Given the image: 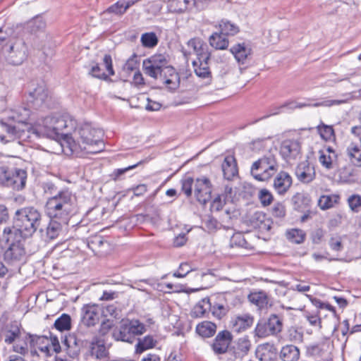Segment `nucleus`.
Masks as SVG:
<instances>
[{
	"label": "nucleus",
	"mask_w": 361,
	"mask_h": 361,
	"mask_svg": "<svg viewBox=\"0 0 361 361\" xmlns=\"http://www.w3.org/2000/svg\"><path fill=\"white\" fill-rule=\"evenodd\" d=\"M300 152V145L298 140H284L281 146L280 153L282 157L287 159H295Z\"/></svg>",
	"instance_id": "412c9836"
},
{
	"label": "nucleus",
	"mask_w": 361,
	"mask_h": 361,
	"mask_svg": "<svg viewBox=\"0 0 361 361\" xmlns=\"http://www.w3.org/2000/svg\"><path fill=\"white\" fill-rule=\"evenodd\" d=\"M141 42L145 47L152 48L158 44V38L154 32H146L141 36Z\"/></svg>",
	"instance_id": "c03bdc74"
},
{
	"label": "nucleus",
	"mask_w": 361,
	"mask_h": 361,
	"mask_svg": "<svg viewBox=\"0 0 361 361\" xmlns=\"http://www.w3.org/2000/svg\"><path fill=\"white\" fill-rule=\"evenodd\" d=\"M13 350L21 355H25L28 352L27 343L25 341L18 340L13 345Z\"/></svg>",
	"instance_id": "4d7b16f0"
},
{
	"label": "nucleus",
	"mask_w": 361,
	"mask_h": 361,
	"mask_svg": "<svg viewBox=\"0 0 361 361\" xmlns=\"http://www.w3.org/2000/svg\"><path fill=\"white\" fill-rule=\"evenodd\" d=\"M145 326L138 320L122 319L118 328L113 331V337L116 341L133 343L135 336L145 333Z\"/></svg>",
	"instance_id": "423d86ee"
},
{
	"label": "nucleus",
	"mask_w": 361,
	"mask_h": 361,
	"mask_svg": "<svg viewBox=\"0 0 361 361\" xmlns=\"http://www.w3.org/2000/svg\"><path fill=\"white\" fill-rule=\"evenodd\" d=\"M344 100L332 99L325 100L321 102L317 103H307V102H297V109H302L304 107H319V106H331L333 105H339L344 103Z\"/></svg>",
	"instance_id": "58836bf2"
},
{
	"label": "nucleus",
	"mask_w": 361,
	"mask_h": 361,
	"mask_svg": "<svg viewBox=\"0 0 361 361\" xmlns=\"http://www.w3.org/2000/svg\"><path fill=\"white\" fill-rule=\"evenodd\" d=\"M212 308V304L209 298H202L199 301L190 311V315L192 318H201L205 316L208 310Z\"/></svg>",
	"instance_id": "a878e982"
},
{
	"label": "nucleus",
	"mask_w": 361,
	"mask_h": 361,
	"mask_svg": "<svg viewBox=\"0 0 361 361\" xmlns=\"http://www.w3.org/2000/svg\"><path fill=\"white\" fill-rule=\"evenodd\" d=\"M72 130V134L69 135V137L71 141L74 140L76 145H83L85 144L90 143L88 141H91V138H97V137L102 136V131L99 129L93 128L90 123H84L81 124L78 128H76Z\"/></svg>",
	"instance_id": "f8f14e48"
},
{
	"label": "nucleus",
	"mask_w": 361,
	"mask_h": 361,
	"mask_svg": "<svg viewBox=\"0 0 361 361\" xmlns=\"http://www.w3.org/2000/svg\"><path fill=\"white\" fill-rule=\"evenodd\" d=\"M206 46L203 41L200 38H193L188 42V47L192 49L200 58H203L204 56V47Z\"/></svg>",
	"instance_id": "79ce46f5"
},
{
	"label": "nucleus",
	"mask_w": 361,
	"mask_h": 361,
	"mask_svg": "<svg viewBox=\"0 0 361 361\" xmlns=\"http://www.w3.org/2000/svg\"><path fill=\"white\" fill-rule=\"evenodd\" d=\"M219 27L221 34L226 36L234 35L238 32V27L235 24L227 20H221Z\"/></svg>",
	"instance_id": "a18cd8bd"
},
{
	"label": "nucleus",
	"mask_w": 361,
	"mask_h": 361,
	"mask_svg": "<svg viewBox=\"0 0 361 361\" xmlns=\"http://www.w3.org/2000/svg\"><path fill=\"white\" fill-rule=\"evenodd\" d=\"M195 181L192 178H187L181 181V190L187 197H190L194 190Z\"/></svg>",
	"instance_id": "864d4df0"
},
{
	"label": "nucleus",
	"mask_w": 361,
	"mask_h": 361,
	"mask_svg": "<svg viewBox=\"0 0 361 361\" xmlns=\"http://www.w3.org/2000/svg\"><path fill=\"white\" fill-rule=\"evenodd\" d=\"M26 259V250L20 240H11L4 251V259L8 264L23 262Z\"/></svg>",
	"instance_id": "ddd939ff"
},
{
	"label": "nucleus",
	"mask_w": 361,
	"mask_h": 361,
	"mask_svg": "<svg viewBox=\"0 0 361 361\" xmlns=\"http://www.w3.org/2000/svg\"><path fill=\"white\" fill-rule=\"evenodd\" d=\"M305 233L302 230L298 228H292L286 232V238L289 241L296 244L303 243L305 239Z\"/></svg>",
	"instance_id": "4c0bfd02"
},
{
	"label": "nucleus",
	"mask_w": 361,
	"mask_h": 361,
	"mask_svg": "<svg viewBox=\"0 0 361 361\" xmlns=\"http://www.w3.org/2000/svg\"><path fill=\"white\" fill-rule=\"evenodd\" d=\"M340 196L338 195L333 194L331 195H322L318 201L319 207L324 210L333 207L338 202Z\"/></svg>",
	"instance_id": "c9c22d12"
},
{
	"label": "nucleus",
	"mask_w": 361,
	"mask_h": 361,
	"mask_svg": "<svg viewBox=\"0 0 361 361\" xmlns=\"http://www.w3.org/2000/svg\"><path fill=\"white\" fill-rule=\"evenodd\" d=\"M27 172L21 169L0 167V185L21 190L25 187Z\"/></svg>",
	"instance_id": "6e6552de"
},
{
	"label": "nucleus",
	"mask_w": 361,
	"mask_h": 361,
	"mask_svg": "<svg viewBox=\"0 0 361 361\" xmlns=\"http://www.w3.org/2000/svg\"><path fill=\"white\" fill-rule=\"evenodd\" d=\"M127 10L128 8L124 0H119L114 4L109 6L106 12L114 13L117 16H122L126 13Z\"/></svg>",
	"instance_id": "09e8293b"
},
{
	"label": "nucleus",
	"mask_w": 361,
	"mask_h": 361,
	"mask_svg": "<svg viewBox=\"0 0 361 361\" xmlns=\"http://www.w3.org/2000/svg\"><path fill=\"white\" fill-rule=\"evenodd\" d=\"M226 200H222L220 195L217 196L212 202L211 210L212 212H219L222 209L225 204Z\"/></svg>",
	"instance_id": "69168bd1"
},
{
	"label": "nucleus",
	"mask_w": 361,
	"mask_h": 361,
	"mask_svg": "<svg viewBox=\"0 0 361 361\" xmlns=\"http://www.w3.org/2000/svg\"><path fill=\"white\" fill-rule=\"evenodd\" d=\"M42 213L34 207H25L16 211L13 224V228L23 237H31L38 229L42 231Z\"/></svg>",
	"instance_id": "20e7f679"
},
{
	"label": "nucleus",
	"mask_w": 361,
	"mask_h": 361,
	"mask_svg": "<svg viewBox=\"0 0 361 361\" xmlns=\"http://www.w3.org/2000/svg\"><path fill=\"white\" fill-rule=\"evenodd\" d=\"M68 223H62L61 221L55 219H50V222L46 228V235L49 240L56 238L61 232L63 226L68 225Z\"/></svg>",
	"instance_id": "bb28decb"
},
{
	"label": "nucleus",
	"mask_w": 361,
	"mask_h": 361,
	"mask_svg": "<svg viewBox=\"0 0 361 361\" xmlns=\"http://www.w3.org/2000/svg\"><path fill=\"white\" fill-rule=\"evenodd\" d=\"M329 246L334 251H341L343 249L341 238L339 236L331 237L329 240Z\"/></svg>",
	"instance_id": "0e129e2a"
},
{
	"label": "nucleus",
	"mask_w": 361,
	"mask_h": 361,
	"mask_svg": "<svg viewBox=\"0 0 361 361\" xmlns=\"http://www.w3.org/2000/svg\"><path fill=\"white\" fill-rule=\"evenodd\" d=\"M89 73L94 78L104 80L108 78V75L104 72L102 71V69L97 63L91 68Z\"/></svg>",
	"instance_id": "13d9d810"
},
{
	"label": "nucleus",
	"mask_w": 361,
	"mask_h": 361,
	"mask_svg": "<svg viewBox=\"0 0 361 361\" xmlns=\"http://www.w3.org/2000/svg\"><path fill=\"white\" fill-rule=\"evenodd\" d=\"M30 346L39 349L46 355H49L50 341L47 336L30 335Z\"/></svg>",
	"instance_id": "393cba45"
},
{
	"label": "nucleus",
	"mask_w": 361,
	"mask_h": 361,
	"mask_svg": "<svg viewBox=\"0 0 361 361\" xmlns=\"http://www.w3.org/2000/svg\"><path fill=\"white\" fill-rule=\"evenodd\" d=\"M232 336L228 331H220L215 337L212 348L215 354L221 355L225 353L231 342Z\"/></svg>",
	"instance_id": "a211bd4d"
},
{
	"label": "nucleus",
	"mask_w": 361,
	"mask_h": 361,
	"mask_svg": "<svg viewBox=\"0 0 361 361\" xmlns=\"http://www.w3.org/2000/svg\"><path fill=\"white\" fill-rule=\"evenodd\" d=\"M209 44L216 49H225L228 47V41L226 36L220 33L215 32L209 37Z\"/></svg>",
	"instance_id": "72a5a7b5"
},
{
	"label": "nucleus",
	"mask_w": 361,
	"mask_h": 361,
	"mask_svg": "<svg viewBox=\"0 0 361 361\" xmlns=\"http://www.w3.org/2000/svg\"><path fill=\"white\" fill-rule=\"evenodd\" d=\"M30 114L31 110L30 107L25 106H18L12 109L8 116V118L23 124V128L16 126L5 125L6 131L14 138H23L25 128H28L26 123L30 116Z\"/></svg>",
	"instance_id": "0eeeda50"
},
{
	"label": "nucleus",
	"mask_w": 361,
	"mask_h": 361,
	"mask_svg": "<svg viewBox=\"0 0 361 361\" xmlns=\"http://www.w3.org/2000/svg\"><path fill=\"white\" fill-rule=\"evenodd\" d=\"M348 202L351 210L357 212L361 207V197L358 195H353L348 197Z\"/></svg>",
	"instance_id": "6e6d98bb"
},
{
	"label": "nucleus",
	"mask_w": 361,
	"mask_h": 361,
	"mask_svg": "<svg viewBox=\"0 0 361 361\" xmlns=\"http://www.w3.org/2000/svg\"><path fill=\"white\" fill-rule=\"evenodd\" d=\"M221 169L224 178L228 180L238 176V171L237 164L235 158L232 156L225 157L221 165Z\"/></svg>",
	"instance_id": "b1692460"
},
{
	"label": "nucleus",
	"mask_w": 361,
	"mask_h": 361,
	"mask_svg": "<svg viewBox=\"0 0 361 361\" xmlns=\"http://www.w3.org/2000/svg\"><path fill=\"white\" fill-rule=\"evenodd\" d=\"M138 66V61L136 54H133L128 61L126 62L123 68L127 71H133L135 70Z\"/></svg>",
	"instance_id": "680f3d73"
},
{
	"label": "nucleus",
	"mask_w": 361,
	"mask_h": 361,
	"mask_svg": "<svg viewBox=\"0 0 361 361\" xmlns=\"http://www.w3.org/2000/svg\"><path fill=\"white\" fill-rule=\"evenodd\" d=\"M209 59V56L207 55L203 58H199V63L197 61L192 62L196 75L201 79L205 80L206 84H210L212 78L207 63Z\"/></svg>",
	"instance_id": "aec40b11"
},
{
	"label": "nucleus",
	"mask_w": 361,
	"mask_h": 361,
	"mask_svg": "<svg viewBox=\"0 0 361 361\" xmlns=\"http://www.w3.org/2000/svg\"><path fill=\"white\" fill-rule=\"evenodd\" d=\"M347 155L352 164L361 166V144L350 143L346 149Z\"/></svg>",
	"instance_id": "7c9ffc66"
},
{
	"label": "nucleus",
	"mask_w": 361,
	"mask_h": 361,
	"mask_svg": "<svg viewBox=\"0 0 361 361\" xmlns=\"http://www.w3.org/2000/svg\"><path fill=\"white\" fill-rule=\"evenodd\" d=\"M45 27V23L42 18L36 17L27 23V29L31 32L35 33L42 30Z\"/></svg>",
	"instance_id": "8fccbe9b"
},
{
	"label": "nucleus",
	"mask_w": 361,
	"mask_h": 361,
	"mask_svg": "<svg viewBox=\"0 0 361 361\" xmlns=\"http://www.w3.org/2000/svg\"><path fill=\"white\" fill-rule=\"evenodd\" d=\"M192 271V269L190 268V266L187 263H182L178 269L177 271L173 273V276L178 278H183L188 274H189Z\"/></svg>",
	"instance_id": "e2e57ef3"
},
{
	"label": "nucleus",
	"mask_w": 361,
	"mask_h": 361,
	"mask_svg": "<svg viewBox=\"0 0 361 361\" xmlns=\"http://www.w3.org/2000/svg\"><path fill=\"white\" fill-rule=\"evenodd\" d=\"M216 331V326L214 323L209 321H204L196 326V332L204 338H209L214 336Z\"/></svg>",
	"instance_id": "2f4dec72"
},
{
	"label": "nucleus",
	"mask_w": 361,
	"mask_h": 361,
	"mask_svg": "<svg viewBox=\"0 0 361 361\" xmlns=\"http://www.w3.org/2000/svg\"><path fill=\"white\" fill-rule=\"evenodd\" d=\"M190 0H170L168 4L170 11L182 13L188 8Z\"/></svg>",
	"instance_id": "a19ab883"
},
{
	"label": "nucleus",
	"mask_w": 361,
	"mask_h": 361,
	"mask_svg": "<svg viewBox=\"0 0 361 361\" xmlns=\"http://www.w3.org/2000/svg\"><path fill=\"white\" fill-rule=\"evenodd\" d=\"M283 328L282 319L276 314H271L267 320L262 319L257 323L255 331L260 338L276 335Z\"/></svg>",
	"instance_id": "9d476101"
},
{
	"label": "nucleus",
	"mask_w": 361,
	"mask_h": 361,
	"mask_svg": "<svg viewBox=\"0 0 361 361\" xmlns=\"http://www.w3.org/2000/svg\"><path fill=\"white\" fill-rule=\"evenodd\" d=\"M258 198L263 207H267L270 205L274 200L272 194L265 188L259 190Z\"/></svg>",
	"instance_id": "603ef678"
},
{
	"label": "nucleus",
	"mask_w": 361,
	"mask_h": 361,
	"mask_svg": "<svg viewBox=\"0 0 361 361\" xmlns=\"http://www.w3.org/2000/svg\"><path fill=\"white\" fill-rule=\"evenodd\" d=\"M75 197L67 188L61 190L56 196L48 197L45 204V211L50 219L68 223L75 208Z\"/></svg>",
	"instance_id": "7ed1b4c3"
},
{
	"label": "nucleus",
	"mask_w": 361,
	"mask_h": 361,
	"mask_svg": "<svg viewBox=\"0 0 361 361\" xmlns=\"http://www.w3.org/2000/svg\"><path fill=\"white\" fill-rule=\"evenodd\" d=\"M20 331L18 326H11L3 332L5 343L11 344L20 339Z\"/></svg>",
	"instance_id": "f704fd0d"
},
{
	"label": "nucleus",
	"mask_w": 361,
	"mask_h": 361,
	"mask_svg": "<svg viewBox=\"0 0 361 361\" xmlns=\"http://www.w3.org/2000/svg\"><path fill=\"white\" fill-rule=\"evenodd\" d=\"M76 121L68 114L49 116L37 121L31 131L38 137L62 139L68 146L69 135L75 129Z\"/></svg>",
	"instance_id": "f257e3e1"
},
{
	"label": "nucleus",
	"mask_w": 361,
	"mask_h": 361,
	"mask_svg": "<svg viewBox=\"0 0 361 361\" xmlns=\"http://www.w3.org/2000/svg\"><path fill=\"white\" fill-rule=\"evenodd\" d=\"M249 301L255 305L259 309L266 307L269 303V299L266 293L263 291L253 292L248 295Z\"/></svg>",
	"instance_id": "473e14b6"
},
{
	"label": "nucleus",
	"mask_w": 361,
	"mask_h": 361,
	"mask_svg": "<svg viewBox=\"0 0 361 361\" xmlns=\"http://www.w3.org/2000/svg\"><path fill=\"white\" fill-rule=\"evenodd\" d=\"M42 188L44 193L49 196V197L56 196L61 192V190H59L57 185L51 181L44 182L42 185Z\"/></svg>",
	"instance_id": "3c124183"
},
{
	"label": "nucleus",
	"mask_w": 361,
	"mask_h": 361,
	"mask_svg": "<svg viewBox=\"0 0 361 361\" xmlns=\"http://www.w3.org/2000/svg\"><path fill=\"white\" fill-rule=\"evenodd\" d=\"M272 214L277 218H283L286 215V208L283 204L277 202L272 207Z\"/></svg>",
	"instance_id": "bf43d9fd"
},
{
	"label": "nucleus",
	"mask_w": 361,
	"mask_h": 361,
	"mask_svg": "<svg viewBox=\"0 0 361 361\" xmlns=\"http://www.w3.org/2000/svg\"><path fill=\"white\" fill-rule=\"evenodd\" d=\"M103 63L105 66L106 70L109 75H114V71L113 69L112 59L109 54H105L103 58Z\"/></svg>",
	"instance_id": "338daca9"
},
{
	"label": "nucleus",
	"mask_w": 361,
	"mask_h": 361,
	"mask_svg": "<svg viewBox=\"0 0 361 361\" xmlns=\"http://www.w3.org/2000/svg\"><path fill=\"white\" fill-rule=\"evenodd\" d=\"M92 355H95L97 358H104L108 355L107 350L104 345H97L92 347Z\"/></svg>",
	"instance_id": "052dcab7"
},
{
	"label": "nucleus",
	"mask_w": 361,
	"mask_h": 361,
	"mask_svg": "<svg viewBox=\"0 0 361 361\" xmlns=\"http://www.w3.org/2000/svg\"><path fill=\"white\" fill-rule=\"evenodd\" d=\"M319 163L326 169L329 170L333 168V163L336 158V154H334V155L330 154L329 153L327 154L326 152L324 151H319Z\"/></svg>",
	"instance_id": "37998d69"
},
{
	"label": "nucleus",
	"mask_w": 361,
	"mask_h": 361,
	"mask_svg": "<svg viewBox=\"0 0 361 361\" xmlns=\"http://www.w3.org/2000/svg\"><path fill=\"white\" fill-rule=\"evenodd\" d=\"M3 54L8 63L20 65L27 58V47L22 39H17L8 45L3 47Z\"/></svg>",
	"instance_id": "1a4fd4ad"
},
{
	"label": "nucleus",
	"mask_w": 361,
	"mask_h": 361,
	"mask_svg": "<svg viewBox=\"0 0 361 361\" xmlns=\"http://www.w3.org/2000/svg\"><path fill=\"white\" fill-rule=\"evenodd\" d=\"M90 143L85 144L83 145H76L74 140L71 141V139L68 140V147L70 149L72 153L79 154L80 152H85L87 154H97L103 151L104 148V144L101 139V137L97 138H91V141H88Z\"/></svg>",
	"instance_id": "4468645a"
},
{
	"label": "nucleus",
	"mask_w": 361,
	"mask_h": 361,
	"mask_svg": "<svg viewBox=\"0 0 361 361\" xmlns=\"http://www.w3.org/2000/svg\"><path fill=\"white\" fill-rule=\"evenodd\" d=\"M230 51L240 65L246 64L251 55V49L246 46L245 43L235 44L231 48Z\"/></svg>",
	"instance_id": "4be33fe9"
},
{
	"label": "nucleus",
	"mask_w": 361,
	"mask_h": 361,
	"mask_svg": "<svg viewBox=\"0 0 361 361\" xmlns=\"http://www.w3.org/2000/svg\"><path fill=\"white\" fill-rule=\"evenodd\" d=\"M142 70L147 76L164 84L169 90L179 87L180 78L175 68L169 64L168 57L164 54H154L145 59Z\"/></svg>",
	"instance_id": "f03ea898"
},
{
	"label": "nucleus",
	"mask_w": 361,
	"mask_h": 361,
	"mask_svg": "<svg viewBox=\"0 0 361 361\" xmlns=\"http://www.w3.org/2000/svg\"><path fill=\"white\" fill-rule=\"evenodd\" d=\"M63 343L73 353L79 352L80 347L82 345V341L78 338L75 334H69L66 336Z\"/></svg>",
	"instance_id": "e433bc0d"
},
{
	"label": "nucleus",
	"mask_w": 361,
	"mask_h": 361,
	"mask_svg": "<svg viewBox=\"0 0 361 361\" xmlns=\"http://www.w3.org/2000/svg\"><path fill=\"white\" fill-rule=\"evenodd\" d=\"M235 191L233 190V186L230 184H227L224 187V196L226 200L233 201L235 196Z\"/></svg>",
	"instance_id": "774afa93"
},
{
	"label": "nucleus",
	"mask_w": 361,
	"mask_h": 361,
	"mask_svg": "<svg viewBox=\"0 0 361 361\" xmlns=\"http://www.w3.org/2000/svg\"><path fill=\"white\" fill-rule=\"evenodd\" d=\"M251 347V343L247 336L238 338L234 347L233 353L235 358H242L246 355Z\"/></svg>",
	"instance_id": "c85d7f7f"
},
{
	"label": "nucleus",
	"mask_w": 361,
	"mask_h": 361,
	"mask_svg": "<svg viewBox=\"0 0 361 361\" xmlns=\"http://www.w3.org/2000/svg\"><path fill=\"white\" fill-rule=\"evenodd\" d=\"M155 341L151 336H146L142 339H139L136 345V353H141L145 350L152 348L155 345Z\"/></svg>",
	"instance_id": "ea45409f"
},
{
	"label": "nucleus",
	"mask_w": 361,
	"mask_h": 361,
	"mask_svg": "<svg viewBox=\"0 0 361 361\" xmlns=\"http://www.w3.org/2000/svg\"><path fill=\"white\" fill-rule=\"evenodd\" d=\"M232 324L234 331L240 332L252 326L253 324V317L247 314L239 315L232 321Z\"/></svg>",
	"instance_id": "cd10ccee"
},
{
	"label": "nucleus",
	"mask_w": 361,
	"mask_h": 361,
	"mask_svg": "<svg viewBox=\"0 0 361 361\" xmlns=\"http://www.w3.org/2000/svg\"><path fill=\"white\" fill-rule=\"evenodd\" d=\"M49 93L43 80L32 81L29 86L27 102L35 109L39 108L48 99Z\"/></svg>",
	"instance_id": "9b49d317"
},
{
	"label": "nucleus",
	"mask_w": 361,
	"mask_h": 361,
	"mask_svg": "<svg viewBox=\"0 0 361 361\" xmlns=\"http://www.w3.org/2000/svg\"><path fill=\"white\" fill-rule=\"evenodd\" d=\"M212 184L209 178H197L194 183V195L202 204H206L212 198Z\"/></svg>",
	"instance_id": "2eb2a0df"
},
{
	"label": "nucleus",
	"mask_w": 361,
	"mask_h": 361,
	"mask_svg": "<svg viewBox=\"0 0 361 361\" xmlns=\"http://www.w3.org/2000/svg\"><path fill=\"white\" fill-rule=\"evenodd\" d=\"M317 129L321 137L324 140H331L334 137V130L331 126L322 123L317 127Z\"/></svg>",
	"instance_id": "49530a36"
},
{
	"label": "nucleus",
	"mask_w": 361,
	"mask_h": 361,
	"mask_svg": "<svg viewBox=\"0 0 361 361\" xmlns=\"http://www.w3.org/2000/svg\"><path fill=\"white\" fill-rule=\"evenodd\" d=\"M56 329L62 331L71 329V317L68 314H63L54 322Z\"/></svg>",
	"instance_id": "de8ad7c7"
},
{
	"label": "nucleus",
	"mask_w": 361,
	"mask_h": 361,
	"mask_svg": "<svg viewBox=\"0 0 361 361\" xmlns=\"http://www.w3.org/2000/svg\"><path fill=\"white\" fill-rule=\"evenodd\" d=\"M292 184L290 176L285 171H281L277 174L274 180V188L279 194H284Z\"/></svg>",
	"instance_id": "5701e85b"
},
{
	"label": "nucleus",
	"mask_w": 361,
	"mask_h": 361,
	"mask_svg": "<svg viewBox=\"0 0 361 361\" xmlns=\"http://www.w3.org/2000/svg\"><path fill=\"white\" fill-rule=\"evenodd\" d=\"M102 314L105 317L111 316L115 319L121 317V310L114 305H107L103 310H102Z\"/></svg>",
	"instance_id": "5fc2aeb1"
},
{
	"label": "nucleus",
	"mask_w": 361,
	"mask_h": 361,
	"mask_svg": "<svg viewBox=\"0 0 361 361\" xmlns=\"http://www.w3.org/2000/svg\"><path fill=\"white\" fill-rule=\"evenodd\" d=\"M226 304L223 303H215L212 305L210 310L212 314L216 317L221 319L229 311L231 308L234 307L239 300L237 297L231 293H226L224 296Z\"/></svg>",
	"instance_id": "f3484780"
},
{
	"label": "nucleus",
	"mask_w": 361,
	"mask_h": 361,
	"mask_svg": "<svg viewBox=\"0 0 361 361\" xmlns=\"http://www.w3.org/2000/svg\"><path fill=\"white\" fill-rule=\"evenodd\" d=\"M102 315V308L97 305H85L81 310V322L85 326L97 324Z\"/></svg>",
	"instance_id": "dca6fc26"
},
{
	"label": "nucleus",
	"mask_w": 361,
	"mask_h": 361,
	"mask_svg": "<svg viewBox=\"0 0 361 361\" xmlns=\"http://www.w3.org/2000/svg\"><path fill=\"white\" fill-rule=\"evenodd\" d=\"M278 167L274 155L269 154L252 164L251 173L257 180L267 181L277 172Z\"/></svg>",
	"instance_id": "39448f33"
},
{
	"label": "nucleus",
	"mask_w": 361,
	"mask_h": 361,
	"mask_svg": "<svg viewBox=\"0 0 361 361\" xmlns=\"http://www.w3.org/2000/svg\"><path fill=\"white\" fill-rule=\"evenodd\" d=\"M280 357L283 361H298L300 357V350L293 345H287L281 350Z\"/></svg>",
	"instance_id": "c756f323"
},
{
	"label": "nucleus",
	"mask_w": 361,
	"mask_h": 361,
	"mask_svg": "<svg viewBox=\"0 0 361 361\" xmlns=\"http://www.w3.org/2000/svg\"><path fill=\"white\" fill-rule=\"evenodd\" d=\"M295 173L298 179L304 183H309L315 178L314 168L307 160L301 161L296 167Z\"/></svg>",
	"instance_id": "6ab92c4d"
}]
</instances>
